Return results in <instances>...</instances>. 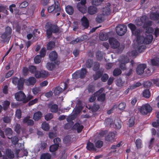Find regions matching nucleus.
I'll return each instance as SVG.
<instances>
[{"mask_svg": "<svg viewBox=\"0 0 159 159\" xmlns=\"http://www.w3.org/2000/svg\"><path fill=\"white\" fill-rule=\"evenodd\" d=\"M46 34L48 39L50 38L52 33H56L59 32V27L56 25L53 24L50 22H47L45 25Z\"/></svg>", "mask_w": 159, "mask_h": 159, "instance_id": "f257e3e1", "label": "nucleus"}, {"mask_svg": "<svg viewBox=\"0 0 159 159\" xmlns=\"http://www.w3.org/2000/svg\"><path fill=\"white\" fill-rule=\"evenodd\" d=\"M11 28L9 26L6 27L5 31L1 34V41L3 43L7 42V43H8L11 38Z\"/></svg>", "mask_w": 159, "mask_h": 159, "instance_id": "f03ea898", "label": "nucleus"}, {"mask_svg": "<svg viewBox=\"0 0 159 159\" xmlns=\"http://www.w3.org/2000/svg\"><path fill=\"white\" fill-rule=\"evenodd\" d=\"M128 26L131 30L132 34L136 36V41L138 43L140 38V30L139 29H137L135 25L132 23L129 24Z\"/></svg>", "mask_w": 159, "mask_h": 159, "instance_id": "7ed1b4c3", "label": "nucleus"}, {"mask_svg": "<svg viewBox=\"0 0 159 159\" xmlns=\"http://www.w3.org/2000/svg\"><path fill=\"white\" fill-rule=\"evenodd\" d=\"M61 10L60 6V4L57 1H54V3L51 6L48 7V11L49 13L53 12L54 13H56L58 12H60Z\"/></svg>", "mask_w": 159, "mask_h": 159, "instance_id": "20e7f679", "label": "nucleus"}, {"mask_svg": "<svg viewBox=\"0 0 159 159\" xmlns=\"http://www.w3.org/2000/svg\"><path fill=\"white\" fill-rule=\"evenodd\" d=\"M117 34L119 36H122L125 34L127 31V27L126 25L120 24L116 28Z\"/></svg>", "mask_w": 159, "mask_h": 159, "instance_id": "39448f33", "label": "nucleus"}, {"mask_svg": "<svg viewBox=\"0 0 159 159\" xmlns=\"http://www.w3.org/2000/svg\"><path fill=\"white\" fill-rule=\"evenodd\" d=\"M152 110V107L150 105L148 104L143 105L139 109L140 112L143 115H146L148 113L151 112Z\"/></svg>", "mask_w": 159, "mask_h": 159, "instance_id": "423d86ee", "label": "nucleus"}, {"mask_svg": "<svg viewBox=\"0 0 159 159\" xmlns=\"http://www.w3.org/2000/svg\"><path fill=\"white\" fill-rule=\"evenodd\" d=\"M15 98L16 100L19 102H23L25 103V100L26 96L22 91H20L16 92L14 95Z\"/></svg>", "mask_w": 159, "mask_h": 159, "instance_id": "0eeeda50", "label": "nucleus"}, {"mask_svg": "<svg viewBox=\"0 0 159 159\" xmlns=\"http://www.w3.org/2000/svg\"><path fill=\"white\" fill-rule=\"evenodd\" d=\"M109 42L111 47L113 48H117L120 45L119 42L116 39L114 38H109Z\"/></svg>", "mask_w": 159, "mask_h": 159, "instance_id": "6e6552de", "label": "nucleus"}, {"mask_svg": "<svg viewBox=\"0 0 159 159\" xmlns=\"http://www.w3.org/2000/svg\"><path fill=\"white\" fill-rule=\"evenodd\" d=\"M147 67V65L145 64H139L136 68V72L139 75L142 74L144 72V70Z\"/></svg>", "mask_w": 159, "mask_h": 159, "instance_id": "1a4fd4ad", "label": "nucleus"}, {"mask_svg": "<svg viewBox=\"0 0 159 159\" xmlns=\"http://www.w3.org/2000/svg\"><path fill=\"white\" fill-rule=\"evenodd\" d=\"M48 75V72L45 70L41 71H38L35 74V76L37 78H46Z\"/></svg>", "mask_w": 159, "mask_h": 159, "instance_id": "9d476101", "label": "nucleus"}, {"mask_svg": "<svg viewBox=\"0 0 159 159\" xmlns=\"http://www.w3.org/2000/svg\"><path fill=\"white\" fill-rule=\"evenodd\" d=\"M36 81V79L34 77H30L28 79H25V84L27 86L34 85Z\"/></svg>", "mask_w": 159, "mask_h": 159, "instance_id": "9b49d317", "label": "nucleus"}, {"mask_svg": "<svg viewBox=\"0 0 159 159\" xmlns=\"http://www.w3.org/2000/svg\"><path fill=\"white\" fill-rule=\"evenodd\" d=\"M84 127L83 125H81L79 123H75L72 127V130H76L78 133L81 132Z\"/></svg>", "mask_w": 159, "mask_h": 159, "instance_id": "f8f14e48", "label": "nucleus"}, {"mask_svg": "<svg viewBox=\"0 0 159 159\" xmlns=\"http://www.w3.org/2000/svg\"><path fill=\"white\" fill-rule=\"evenodd\" d=\"M115 136V134L114 132H110L108 135L105 137V140L107 142L112 143L114 141Z\"/></svg>", "mask_w": 159, "mask_h": 159, "instance_id": "ddd939ff", "label": "nucleus"}, {"mask_svg": "<svg viewBox=\"0 0 159 159\" xmlns=\"http://www.w3.org/2000/svg\"><path fill=\"white\" fill-rule=\"evenodd\" d=\"M98 11V9L96 7L90 6L88 7L87 9L88 13L91 15L96 14Z\"/></svg>", "mask_w": 159, "mask_h": 159, "instance_id": "4468645a", "label": "nucleus"}, {"mask_svg": "<svg viewBox=\"0 0 159 159\" xmlns=\"http://www.w3.org/2000/svg\"><path fill=\"white\" fill-rule=\"evenodd\" d=\"M49 57L51 61H55L57 58L58 54L56 51H52L50 53Z\"/></svg>", "mask_w": 159, "mask_h": 159, "instance_id": "2eb2a0df", "label": "nucleus"}, {"mask_svg": "<svg viewBox=\"0 0 159 159\" xmlns=\"http://www.w3.org/2000/svg\"><path fill=\"white\" fill-rule=\"evenodd\" d=\"M24 83H25V79H24L23 78H20L19 79L17 84H16L19 90H22L23 89Z\"/></svg>", "mask_w": 159, "mask_h": 159, "instance_id": "dca6fc26", "label": "nucleus"}, {"mask_svg": "<svg viewBox=\"0 0 159 159\" xmlns=\"http://www.w3.org/2000/svg\"><path fill=\"white\" fill-rule=\"evenodd\" d=\"M99 37L101 40H107L109 38L108 34L104 32H102L100 33Z\"/></svg>", "mask_w": 159, "mask_h": 159, "instance_id": "f3484780", "label": "nucleus"}, {"mask_svg": "<svg viewBox=\"0 0 159 159\" xmlns=\"http://www.w3.org/2000/svg\"><path fill=\"white\" fill-rule=\"evenodd\" d=\"M30 116H27L23 120V122L24 124H26L28 126H32L34 124V121L32 119H30Z\"/></svg>", "mask_w": 159, "mask_h": 159, "instance_id": "a211bd4d", "label": "nucleus"}, {"mask_svg": "<svg viewBox=\"0 0 159 159\" xmlns=\"http://www.w3.org/2000/svg\"><path fill=\"white\" fill-rule=\"evenodd\" d=\"M81 21L82 25L85 28H88L89 27V21L86 17L85 16H83L81 19Z\"/></svg>", "mask_w": 159, "mask_h": 159, "instance_id": "6ab92c4d", "label": "nucleus"}, {"mask_svg": "<svg viewBox=\"0 0 159 159\" xmlns=\"http://www.w3.org/2000/svg\"><path fill=\"white\" fill-rule=\"evenodd\" d=\"M153 39L152 35V34H148L144 38L143 43L146 44H149L152 42Z\"/></svg>", "mask_w": 159, "mask_h": 159, "instance_id": "aec40b11", "label": "nucleus"}, {"mask_svg": "<svg viewBox=\"0 0 159 159\" xmlns=\"http://www.w3.org/2000/svg\"><path fill=\"white\" fill-rule=\"evenodd\" d=\"M103 71L100 70L95 71V73L93 75V79L94 80H96L100 78L102 75Z\"/></svg>", "mask_w": 159, "mask_h": 159, "instance_id": "412c9836", "label": "nucleus"}, {"mask_svg": "<svg viewBox=\"0 0 159 159\" xmlns=\"http://www.w3.org/2000/svg\"><path fill=\"white\" fill-rule=\"evenodd\" d=\"M87 149L90 151H96V149L93 143L89 141L87 144Z\"/></svg>", "mask_w": 159, "mask_h": 159, "instance_id": "4be33fe9", "label": "nucleus"}, {"mask_svg": "<svg viewBox=\"0 0 159 159\" xmlns=\"http://www.w3.org/2000/svg\"><path fill=\"white\" fill-rule=\"evenodd\" d=\"M42 112L38 111L34 113L33 116V119L35 121H37L39 120L42 117Z\"/></svg>", "mask_w": 159, "mask_h": 159, "instance_id": "5701e85b", "label": "nucleus"}, {"mask_svg": "<svg viewBox=\"0 0 159 159\" xmlns=\"http://www.w3.org/2000/svg\"><path fill=\"white\" fill-rule=\"evenodd\" d=\"M150 18L153 20L158 21L159 22V13L157 12H152L150 14Z\"/></svg>", "mask_w": 159, "mask_h": 159, "instance_id": "b1692460", "label": "nucleus"}, {"mask_svg": "<svg viewBox=\"0 0 159 159\" xmlns=\"http://www.w3.org/2000/svg\"><path fill=\"white\" fill-rule=\"evenodd\" d=\"M147 19V16H142L140 18V21L139 20L138 21H136V25L139 26L142 25L145 22Z\"/></svg>", "mask_w": 159, "mask_h": 159, "instance_id": "393cba45", "label": "nucleus"}, {"mask_svg": "<svg viewBox=\"0 0 159 159\" xmlns=\"http://www.w3.org/2000/svg\"><path fill=\"white\" fill-rule=\"evenodd\" d=\"M121 123L122 122L120 119L117 118L115 119L114 124L115 128L117 129H120L121 127Z\"/></svg>", "mask_w": 159, "mask_h": 159, "instance_id": "a878e982", "label": "nucleus"}, {"mask_svg": "<svg viewBox=\"0 0 159 159\" xmlns=\"http://www.w3.org/2000/svg\"><path fill=\"white\" fill-rule=\"evenodd\" d=\"M77 9L82 13L84 14L86 13L87 11V8L85 5L82 6H77Z\"/></svg>", "mask_w": 159, "mask_h": 159, "instance_id": "bb28decb", "label": "nucleus"}, {"mask_svg": "<svg viewBox=\"0 0 159 159\" xmlns=\"http://www.w3.org/2000/svg\"><path fill=\"white\" fill-rule=\"evenodd\" d=\"M152 65L157 67L159 66V58L155 57L151 60Z\"/></svg>", "mask_w": 159, "mask_h": 159, "instance_id": "cd10ccee", "label": "nucleus"}, {"mask_svg": "<svg viewBox=\"0 0 159 159\" xmlns=\"http://www.w3.org/2000/svg\"><path fill=\"white\" fill-rule=\"evenodd\" d=\"M80 74V78L81 79H84L85 76V75L87 72V70L86 69L82 68L80 70H78Z\"/></svg>", "mask_w": 159, "mask_h": 159, "instance_id": "c85d7f7f", "label": "nucleus"}, {"mask_svg": "<svg viewBox=\"0 0 159 159\" xmlns=\"http://www.w3.org/2000/svg\"><path fill=\"white\" fill-rule=\"evenodd\" d=\"M65 9L66 13L70 15H72L74 13V10L72 6L68 5L66 7Z\"/></svg>", "mask_w": 159, "mask_h": 159, "instance_id": "c756f323", "label": "nucleus"}, {"mask_svg": "<svg viewBox=\"0 0 159 159\" xmlns=\"http://www.w3.org/2000/svg\"><path fill=\"white\" fill-rule=\"evenodd\" d=\"M104 20V15L103 14H98L96 18V21L98 23L102 22Z\"/></svg>", "mask_w": 159, "mask_h": 159, "instance_id": "7c9ffc66", "label": "nucleus"}, {"mask_svg": "<svg viewBox=\"0 0 159 159\" xmlns=\"http://www.w3.org/2000/svg\"><path fill=\"white\" fill-rule=\"evenodd\" d=\"M103 53L102 51H98L96 53V57L98 60H101L103 58Z\"/></svg>", "mask_w": 159, "mask_h": 159, "instance_id": "2f4dec72", "label": "nucleus"}, {"mask_svg": "<svg viewBox=\"0 0 159 159\" xmlns=\"http://www.w3.org/2000/svg\"><path fill=\"white\" fill-rule=\"evenodd\" d=\"M93 64V60L90 59H87L85 63V66L88 68H90L92 67Z\"/></svg>", "mask_w": 159, "mask_h": 159, "instance_id": "473e14b6", "label": "nucleus"}, {"mask_svg": "<svg viewBox=\"0 0 159 159\" xmlns=\"http://www.w3.org/2000/svg\"><path fill=\"white\" fill-rule=\"evenodd\" d=\"M29 71L32 74H34L35 75L37 72L38 71L37 70V68L35 66L33 65L29 66Z\"/></svg>", "mask_w": 159, "mask_h": 159, "instance_id": "72a5a7b5", "label": "nucleus"}, {"mask_svg": "<svg viewBox=\"0 0 159 159\" xmlns=\"http://www.w3.org/2000/svg\"><path fill=\"white\" fill-rule=\"evenodd\" d=\"M63 89L59 86H57L54 89L53 93L55 95H58L62 92Z\"/></svg>", "mask_w": 159, "mask_h": 159, "instance_id": "f704fd0d", "label": "nucleus"}, {"mask_svg": "<svg viewBox=\"0 0 159 159\" xmlns=\"http://www.w3.org/2000/svg\"><path fill=\"white\" fill-rule=\"evenodd\" d=\"M6 155L9 159H13L14 158V155L13 152L11 149H7L6 151Z\"/></svg>", "mask_w": 159, "mask_h": 159, "instance_id": "c9c22d12", "label": "nucleus"}, {"mask_svg": "<svg viewBox=\"0 0 159 159\" xmlns=\"http://www.w3.org/2000/svg\"><path fill=\"white\" fill-rule=\"evenodd\" d=\"M51 111L52 112L56 113L58 110V106L56 104L51 105L50 107Z\"/></svg>", "mask_w": 159, "mask_h": 159, "instance_id": "e433bc0d", "label": "nucleus"}, {"mask_svg": "<svg viewBox=\"0 0 159 159\" xmlns=\"http://www.w3.org/2000/svg\"><path fill=\"white\" fill-rule=\"evenodd\" d=\"M102 12V14L104 15H108L110 14L111 11L110 7H106L103 8Z\"/></svg>", "mask_w": 159, "mask_h": 159, "instance_id": "4c0bfd02", "label": "nucleus"}, {"mask_svg": "<svg viewBox=\"0 0 159 159\" xmlns=\"http://www.w3.org/2000/svg\"><path fill=\"white\" fill-rule=\"evenodd\" d=\"M46 67L48 70H52L55 68V65L53 63L48 62L46 65Z\"/></svg>", "mask_w": 159, "mask_h": 159, "instance_id": "58836bf2", "label": "nucleus"}, {"mask_svg": "<svg viewBox=\"0 0 159 159\" xmlns=\"http://www.w3.org/2000/svg\"><path fill=\"white\" fill-rule=\"evenodd\" d=\"M59 147V145L57 144H52L49 147V151L51 152H53L57 151Z\"/></svg>", "mask_w": 159, "mask_h": 159, "instance_id": "ea45409f", "label": "nucleus"}, {"mask_svg": "<svg viewBox=\"0 0 159 159\" xmlns=\"http://www.w3.org/2000/svg\"><path fill=\"white\" fill-rule=\"evenodd\" d=\"M143 97L149 98L151 96V93L149 89L144 90L143 92Z\"/></svg>", "mask_w": 159, "mask_h": 159, "instance_id": "a19ab883", "label": "nucleus"}, {"mask_svg": "<svg viewBox=\"0 0 159 159\" xmlns=\"http://www.w3.org/2000/svg\"><path fill=\"white\" fill-rule=\"evenodd\" d=\"M98 96L97 100L98 101L103 102L105 100L106 94L105 93H102Z\"/></svg>", "mask_w": 159, "mask_h": 159, "instance_id": "79ce46f5", "label": "nucleus"}, {"mask_svg": "<svg viewBox=\"0 0 159 159\" xmlns=\"http://www.w3.org/2000/svg\"><path fill=\"white\" fill-rule=\"evenodd\" d=\"M41 127L43 130L46 131H48L50 128L49 124L46 122H44L42 123Z\"/></svg>", "mask_w": 159, "mask_h": 159, "instance_id": "37998d69", "label": "nucleus"}, {"mask_svg": "<svg viewBox=\"0 0 159 159\" xmlns=\"http://www.w3.org/2000/svg\"><path fill=\"white\" fill-rule=\"evenodd\" d=\"M55 43L53 41H49L47 45V49L48 50H51L55 46Z\"/></svg>", "mask_w": 159, "mask_h": 159, "instance_id": "c03bdc74", "label": "nucleus"}, {"mask_svg": "<svg viewBox=\"0 0 159 159\" xmlns=\"http://www.w3.org/2000/svg\"><path fill=\"white\" fill-rule=\"evenodd\" d=\"M100 67V63L97 61H95L94 63V65L93 68V70L95 71L99 70Z\"/></svg>", "mask_w": 159, "mask_h": 159, "instance_id": "a18cd8bd", "label": "nucleus"}, {"mask_svg": "<svg viewBox=\"0 0 159 159\" xmlns=\"http://www.w3.org/2000/svg\"><path fill=\"white\" fill-rule=\"evenodd\" d=\"M75 118L74 115H72L68 116L66 118V120L68 123H70L71 124H73V122L72 121Z\"/></svg>", "mask_w": 159, "mask_h": 159, "instance_id": "49530a36", "label": "nucleus"}, {"mask_svg": "<svg viewBox=\"0 0 159 159\" xmlns=\"http://www.w3.org/2000/svg\"><path fill=\"white\" fill-rule=\"evenodd\" d=\"M121 73L122 71L120 69L116 68L114 70L113 72V75L114 76H117L121 74Z\"/></svg>", "mask_w": 159, "mask_h": 159, "instance_id": "de8ad7c7", "label": "nucleus"}, {"mask_svg": "<svg viewBox=\"0 0 159 159\" xmlns=\"http://www.w3.org/2000/svg\"><path fill=\"white\" fill-rule=\"evenodd\" d=\"M21 127L20 124H16L14 127V131L18 134L20 133Z\"/></svg>", "mask_w": 159, "mask_h": 159, "instance_id": "09e8293b", "label": "nucleus"}, {"mask_svg": "<svg viewBox=\"0 0 159 159\" xmlns=\"http://www.w3.org/2000/svg\"><path fill=\"white\" fill-rule=\"evenodd\" d=\"M51 156L48 153L43 154L41 156L40 159H50Z\"/></svg>", "mask_w": 159, "mask_h": 159, "instance_id": "8fccbe9b", "label": "nucleus"}, {"mask_svg": "<svg viewBox=\"0 0 159 159\" xmlns=\"http://www.w3.org/2000/svg\"><path fill=\"white\" fill-rule=\"evenodd\" d=\"M10 105V102L7 100L4 101L3 105V108L5 111L7 110L9 107Z\"/></svg>", "mask_w": 159, "mask_h": 159, "instance_id": "3c124183", "label": "nucleus"}, {"mask_svg": "<svg viewBox=\"0 0 159 159\" xmlns=\"http://www.w3.org/2000/svg\"><path fill=\"white\" fill-rule=\"evenodd\" d=\"M152 25V22L151 21L149 20L143 23V27L144 28H147L150 27Z\"/></svg>", "mask_w": 159, "mask_h": 159, "instance_id": "603ef678", "label": "nucleus"}, {"mask_svg": "<svg viewBox=\"0 0 159 159\" xmlns=\"http://www.w3.org/2000/svg\"><path fill=\"white\" fill-rule=\"evenodd\" d=\"M103 144V142L100 140L97 141L95 143L96 147L99 148H101Z\"/></svg>", "mask_w": 159, "mask_h": 159, "instance_id": "864d4df0", "label": "nucleus"}, {"mask_svg": "<svg viewBox=\"0 0 159 159\" xmlns=\"http://www.w3.org/2000/svg\"><path fill=\"white\" fill-rule=\"evenodd\" d=\"M99 108V105L94 104L91 108V110L93 112L97 111Z\"/></svg>", "mask_w": 159, "mask_h": 159, "instance_id": "5fc2aeb1", "label": "nucleus"}, {"mask_svg": "<svg viewBox=\"0 0 159 159\" xmlns=\"http://www.w3.org/2000/svg\"><path fill=\"white\" fill-rule=\"evenodd\" d=\"M137 148L138 149L140 148H141L142 141L139 139H138L136 140L135 142Z\"/></svg>", "mask_w": 159, "mask_h": 159, "instance_id": "6e6d98bb", "label": "nucleus"}, {"mask_svg": "<svg viewBox=\"0 0 159 159\" xmlns=\"http://www.w3.org/2000/svg\"><path fill=\"white\" fill-rule=\"evenodd\" d=\"M42 57L39 55H37L36 56L34 59V61L36 64H38L40 62L41 60Z\"/></svg>", "mask_w": 159, "mask_h": 159, "instance_id": "4d7b16f0", "label": "nucleus"}, {"mask_svg": "<svg viewBox=\"0 0 159 159\" xmlns=\"http://www.w3.org/2000/svg\"><path fill=\"white\" fill-rule=\"evenodd\" d=\"M101 80L102 82H106L108 79L109 78V76L106 73L104 74L101 77Z\"/></svg>", "mask_w": 159, "mask_h": 159, "instance_id": "13d9d810", "label": "nucleus"}, {"mask_svg": "<svg viewBox=\"0 0 159 159\" xmlns=\"http://www.w3.org/2000/svg\"><path fill=\"white\" fill-rule=\"evenodd\" d=\"M135 118L134 117H131L129 120V125L130 127H132L134 125Z\"/></svg>", "mask_w": 159, "mask_h": 159, "instance_id": "bf43d9fd", "label": "nucleus"}, {"mask_svg": "<svg viewBox=\"0 0 159 159\" xmlns=\"http://www.w3.org/2000/svg\"><path fill=\"white\" fill-rule=\"evenodd\" d=\"M8 138L9 139H11V138L12 139V140H11L12 143L13 144H14L15 145H16L17 143L19 141V139H18V138L16 136H14L12 138L11 137V138L8 137Z\"/></svg>", "mask_w": 159, "mask_h": 159, "instance_id": "052dcab7", "label": "nucleus"}, {"mask_svg": "<svg viewBox=\"0 0 159 159\" xmlns=\"http://www.w3.org/2000/svg\"><path fill=\"white\" fill-rule=\"evenodd\" d=\"M46 54V50L45 48H43L40 51V56L42 57H44Z\"/></svg>", "mask_w": 159, "mask_h": 159, "instance_id": "680f3d73", "label": "nucleus"}, {"mask_svg": "<svg viewBox=\"0 0 159 159\" xmlns=\"http://www.w3.org/2000/svg\"><path fill=\"white\" fill-rule=\"evenodd\" d=\"M83 40V39H82L80 38H77L75 39L72 40V41L70 42V44H76L78 42H82Z\"/></svg>", "mask_w": 159, "mask_h": 159, "instance_id": "e2e57ef3", "label": "nucleus"}, {"mask_svg": "<svg viewBox=\"0 0 159 159\" xmlns=\"http://www.w3.org/2000/svg\"><path fill=\"white\" fill-rule=\"evenodd\" d=\"M70 137L69 135L66 136L63 139V141L65 144H67L70 143Z\"/></svg>", "mask_w": 159, "mask_h": 159, "instance_id": "0e129e2a", "label": "nucleus"}, {"mask_svg": "<svg viewBox=\"0 0 159 159\" xmlns=\"http://www.w3.org/2000/svg\"><path fill=\"white\" fill-rule=\"evenodd\" d=\"M78 70H77L72 74V76L73 79H77L80 78V74Z\"/></svg>", "mask_w": 159, "mask_h": 159, "instance_id": "69168bd1", "label": "nucleus"}, {"mask_svg": "<svg viewBox=\"0 0 159 159\" xmlns=\"http://www.w3.org/2000/svg\"><path fill=\"white\" fill-rule=\"evenodd\" d=\"M103 0H92V4L96 6L99 5Z\"/></svg>", "mask_w": 159, "mask_h": 159, "instance_id": "338daca9", "label": "nucleus"}, {"mask_svg": "<svg viewBox=\"0 0 159 159\" xmlns=\"http://www.w3.org/2000/svg\"><path fill=\"white\" fill-rule=\"evenodd\" d=\"M21 111L20 109H17L16 112V116L18 119H20L21 117Z\"/></svg>", "mask_w": 159, "mask_h": 159, "instance_id": "774afa93", "label": "nucleus"}]
</instances>
